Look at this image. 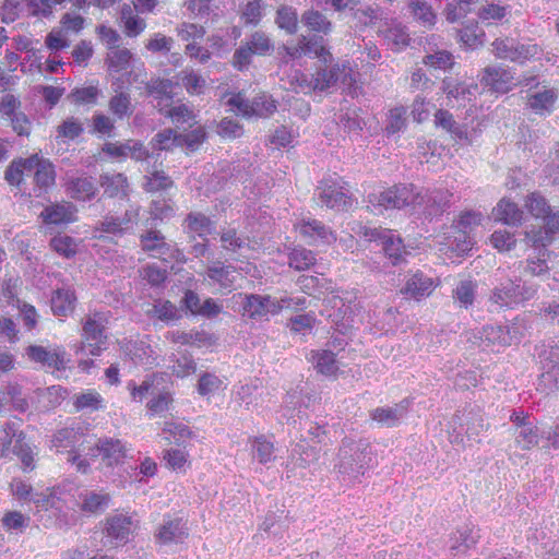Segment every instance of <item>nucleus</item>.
Masks as SVG:
<instances>
[{
  "label": "nucleus",
  "mask_w": 559,
  "mask_h": 559,
  "mask_svg": "<svg viewBox=\"0 0 559 559\" xmlns=\"http://www.w3.org/2000/svg\"><path fill=\"white\" fill-rule=\"evenodd\" d=\"M372 461L371 444L366 439L355 440L349 437L342 439L335 468L338 473L350 477L364 475Z\"/></svg>",
  "instance_id": "nucleus-1"
},
{
  "label": "nucleus",
  "mask_w": 559,
  "mask_h": 559,
  "mask_svg": "<svg viewBox=\"0 0 559 559\" xmlns=\"http://www.w3.org/2000/svg\"><path fill=\"white\" fill-rule=\"evenodd\" d=\"M140 222V206L130 204L121 214L107 213L95 225V231L99 233V238L117 241L118 239L134 234V229Z\"/></svg>",
  "instance_id": "nucleus-2"
},
{
  "label": "nucleus",
  "mask_w": 559,
  "mask_h": 559,
  "mask_svg": "<svg viewBox=\"0 0 559 559\" xmlns=\"http://www.w3.org/2000/svg\"><path fill=\"white\" fill-rule=\"evenodd\" d=\"M242 298V316L253 321H269L285 308V299H276L270 295L239 294Z\"/></svg>",
  "instance_id": "nucleus-3"
},
{
  "label": "nucleus",
  "mask_w": 559,
  "mask_h": 559,
  "mask_svg": "<svg viewBox=\"0 0 559 559\" xmlns=\"http://www.w3.org/2000/svg\"><path fill=\"white\" fill-rule=\"evenodd\" d=\"M362 236L369 241L381 245L384 255L392 265H400L405 262L407 254L403 239L392 229L383 227H364Z\"/></svg>",
  "instance_id": "nucleus-4"
},
{
  "label": "nucleus",
  "mask_w": 559,
  "mask_h": 559,
  "mask_svg": "<svg viewBox=\"0 0 559 559\" xmlns=\"http://www.w3.org/2000/svg\"><path fill=\"white\" fill-rule=\"evenodd\" d=\"M417 192L413 185H395L380 193L368 195V201L373 206L384 209H403L411 206L416 210Z\"/></svg>",
  "instance_id": "nucleus-5"
},
{
  "label": "nucleus",
  "mask_w": 559,
  "mask_h": 559,
  "mask_svg": "<svg viewBox=\"0 0 559 559\" xmlns=\"http://www.w3.org/2000/svg\"><path fill=\"white\" fill-rule=\"evenodd\" d=\"M274 50L270 37L262 31L253 32L233 55V64L239 71L249 67L253 56H267Z\"/></svg>",
  "instance_id": "nucleus-6"
},
{
  "label": "nucleus",
  "mask_w": 559,
  "mask_h": 559,
  "mask_svg": "<svg viewBox=\"0 0 559 559\" xmlns=\"http://www.w3.org/2000/svg\"><path fill=\"white\" fill-rule=\"evenodd\" d=\"M480 346H511L523 337L522 326L516 322L508 325L487 324L474 334Z\"/></svg>",
  "instance_id": "nucleus-7"
},
{
  "label": "nucleus",
  "mask_w": 559,
  "mask_h": 559,
  "mask_svg": "<svg viewBox=\"0 0 559 559\" xmlns=\"http://www.w3.org/2000/svg\"><path fill=\"white\" fill-rule=\"evenodd\" d=\"M492 51L500 59L519 63H524L542 55V48L537 44L521 43L511 37L497 38L492 43Z\"/></svg>",
  "instance_id": "nucleus-8"
},
{
  "label": "nucleus",
  "mask_w": 559,
  "mask_h": 559,
  "mask_svg": "<svg viewBox=\"0 0 559 559\" xmlns=\"http://www.w3.org/2000/svg\"><path fill=\"white\" fill-rule=\"evenodd\" d=\"M140 247L150 257L165 262L181 261L182 252L176 243L168 242L165 236L157 229H148L140 235Z\"/></svg>",
  "instance_id": "nucleus-9"
},
{
  "label": "nucleus",
  "mask_w": 559,
  "mask_h": 559,
  "mask_svg": "<svg viewBox=\"0 0 559 559\" xmlns=\"http://www.w3.org/2000/svg\"><path fill=\"white\" fill-rule=\"evenodd\" d=\"M105 323L106 318L100 312H96L85 319L82 334L85 342H82L76 348V354L84 352L92 356L100 355L105 348L107 338L105 335Z\"/></svg>",
  "instance_id": "nucleus-10"
},
{
  "label": "nucleus",
  "mask_w": 559,
  "mask_h": 559,
  "mask_svg": "<svg viewBox=\"0 0 559 559\" xmlns=\"http://www.w3.org/2000/svg\"><path fill=\"white\" fill-rule=\"evenodd\" d=\"M189 537L187 521L176 514L166 513L154 531V540L159 546L183 544Z\"/></svg>",
  "instance_id": "nucleus-11"
},
{
  "label": "nucleus",
  "mask_w": 559,
  "mask_h": 559,
  "mask_svg": "<svg viewBox=\"0 0 559 559\" xmlns=\"http://www.w3.org/2000/svg\"><path fill=\"white\" fill-rule=\"evenodd\" d=\"M354 82V71L346 60L321 64L314 74V88L318 91H325L337 83L350 86Z\"/></svg>",
  "instance_id": "nucleus-12"
},
{
  "label": "nucleus",
  "mask_w": 559,
  "mask_h": 559,
  "mask_svg": "<svg viewBox=\"0 0 559 559\" xmlns=\"http://www.w3.org/2000/svg\"><path fill=\"white\" fill-rule=\"evenodd\" d=\"M26 357L40 365L41 368L51 370H64L70 362V358L62 346L55 345L45 347L41 345H29L25 348Z\"/></svg>",
  "instance_id": "nucleus-13"
},
{
  "label": "nucleus",
  "mask_w": 559,
  "mask_h": 559,
  "mask_svg": "<svg viewBox=\"0 0 559 559\" xmlns=\"http://www.w3.org/2000/svg\"><path fill=\"white\" fill-rule=\"evenodd\" d=\"M129 449L127 444L115 438H100L95 447L88 449L87 455L92 459L102 457V463L109 468L119 466L124 463Z\"/></svg>",
  "instance_id": "nucleus-14"
},
{
  "label": "nucleus",
  "mask_w": 559,
  "mask_h": 559,
  "mask_svg": "<svg viewBox=\"0 0 559 559\" xmlns=\"http://www.w3.org/2000/svg\"><path fill=\"white\" fill-rule=\"evenodd\" d=\"M321 203L332 210L345 211L352 205L349 190L335 180H322L316 190Z\"/></svg>",
  "instance_id": "nucleus-15"
},
{
  "label": "nucleus",
  "mask_w": 559,
  "mask_h": 559,
  "mask_svg": "<svg viewBox=\"0 0 559 559\" xmlns=\"http://www.w3.org/2000/svg\"><path fill=\"white\" fill-rule=\"evenodd\" d=\"M453 194L449 190L435 189L424 194L417 192L416 210L426 217L442 215L451 205Z\"/></svg>",
  "instance_id": "nucleus-16"
},
{
  "label": "nucleus",
  "mask_w": 559,
  "mask_h": 559,
  "mask_svg": "<svg viewBox=\"0 0 559 559\" xmlns=\"http://www.w3.org/2000/svg\"><path fill=\"white\" fill-rule=\"evenodd\" d=\"M534 91H530L526 95L525 106L532 112L539 117H548L556 109L558 100V92L546 85L539 86L537 83Z\"/></svg>",
  "instance_id": "nucleus-17"
},
{
  "label": "nucleus",
  "mask_w": 559,
  "mask_h": 559,
  "mask_svg": "<svg viewBox=\"0 0 559 559\" xmlns=\"http://www.w3.org/2000/svg\"><path fill=\"white\" fill-rule=\"evenodd\" d=\"M5 430L15 437L12 452L19 457L22 464V469L25 473L32 472L35 467V455L33 447L26 441L25 433L20 429V424L16 420H9L5 423Z\"/></svg>",
  "instance_id": "nucleus-18"
},
{
  "label": "nucleus",
  "mask_w": 559,
  "mask_h": 559,
  "mask_svg": "<svg viewBox=\"0 0 559 559\" xmlns=\"http://www.w3.org/2000/svg\"><path fill=\"white\" fill-rule=\"evenodd\" d=\"M544 226L532 228L524 233V240L534 248H546L554 237L559 234V211L547 214L544 217Z\"/></svg>",
  "instance_id": "nucleus-19"
},
{
  "label": "nucleus",
  "mask_w": 559,
  "mask_h": 559,
  "mask_svg": "<svg viewBox=\"0 0 559 559\" xmlns=\"http://www.w3.org/2000/svg\"><path fill=\"white\" fill-rule=\"evenodd\" d=\"M544 372L542 381L559 388V341H550L539 353Z\"/></svg>",
  "instance_id": "nucleus-20"
},
{
  "label": "nucleus",
  "mask_w": 559,
  "mask_h": 559,
  "mask_svg": "<svg viewBox=\"0 0 559 559\" xmlns=\"http://www.w3.org/2000/svg\"><path fill=\"white\" fill-rule=\"evenodd\" d=\"M409 408V401L403 400L393 406L376 407L369 412L370 418L381 427L393 428L400 425Z\"/></svg>",
  "instance_id": "nucleus-21"
},
{
  "label": "nucleus",
  "mask_w": 559,
  "mask_h": 559,
  "mask_svg": "<svg viewBox=\"0 0 559 559\" xmlns=\"http://www.w3.org/2000/svg\"><path fill=\"white\" fill-rule=\"evenodd\" d=\"M56 171L53 165L48 160L39 157L37 167L35 168L32 187L28 191L29 197L40 198L55 186Z\"/></svg>",
  "instance_id": "nucleus-22"
},
{
  "label": "nucleus",
  "mask_w": 559,
  "mask_h": 559,
  "mask_svg": "<svg viewBox=\"0 0 559 559\" xmlns=\"http://www.w3.org/2000/svg\"><path fill=\"white\" fill-rule=\"evenodd\" d=\"M98 183L107 198L124 199L129 195L130 185L122 173H104L99 176Z\"/></svg>",
  "instance_id": "nucleus-23"
},
{
  "label": "nucleus",
  "mask_w": 559,
  "mask_h": 559,
  "mask_svg": "<svg viewBox=\"0 0 559 559\" xmlns=\"http://www.w3.org/2000/svg\"><path fill=\"white\" fill-rule=\"evenodd\" d=\"M145 314L153 320H158L167 325L182 319V310L167 299H155L148 305Z\"/></svg>",
  "instance_id": "nucleus-24"
},
{
  "label": "nucleus",
  "mask_w": 559,
  "mask_h": 559,
  "mask_svg": "<svg viewBox=\"0 0 559 559\" xmlns=\"http://www.w3.org/2000/svg\"><path fill=\"white\" fill-rule=\"evenodd\" d=\"M515 290L516 282L511 280L495 287L489 296L490 311H499L519 305Z\"/></svg>",
  "instance_id": "nucleus-25"
},
{
  "label": "nucleus",
  "mask_w": 559,
  "mask_h": 559,
  "mask_svg": "<svg viewBox=\"0 0 559 559\" xmlns=\"http://www.w3.org/2000/svg\"><path fill=\"white\" fill-rule=\"evenodd\" d=\"M299 230L304 237L309 238L310 243L331 245L336 240L334 231L318 219L304 221Z\"/></svg>",
  "instance_id": "nucleus-26"
},
{
  "label": "nucleus",
  "mask_w": 559,
  "mask_h": 559,
  "mask_svg": "<svg viewBox=\"0 0 559 559\" xmlns=\"http://www.w3.org/2000/svg\"><path fill=\"white\" fill-rule=\"evenodd\" d=\"M111 501L108 492L103 490L85 489L79 493V507L82 512L88 514L103 513Z\"/></svg>",
  "instance_id": "nucleus-27"
},
{
  "label": "nucleus",
  "mask_w": 559,
  "mask_h": 559,
  "mask_svg": "<svg viewBox=\"0 0 559 559\" xmlns=\"http://www.w3.org/2000/svg\"><path fill=\"white\" fill-rule=\"evenodd\" d=\"M435 289L433 280L420 271L415 272L406 281L405 286L401 290L403 295L420 300L429 296Z\"/></svg>",
  "instance_id": "nucleus-28"
},
{
  "label": "nucleus",
  "mask_w": 559,
  "mask_h": 559,
  "mask_svg": "<svg viewBox=\"0 0 559 559\" xmlns=\"http://www.w3.org/2000/svg\"><path fill=\"white\" fill-rule=\"evenodd\" d=\"M66 191L71 199L91 201L97 194V187L92 177H72L66 182Z\"/></svg>",
  "instance_id": "nucleus-29"
},
{
  "label": "nucleus",
  "mask_w": 559,
  "mask_h": 559,
  "mask_svg": "<svg viewBox=\"0 0 559 559\" xmlns=\"http://www.w3.org/2000/svg\"><path fill=\"white\" fill-rule=\"evenodd\" d=\"M236 269L233 265H225L216 261L206 269V277L213 284L218 285L221 289L230 292L236 282Z\"/></svg>",
  "instance_id": "nucleus-30"
},
{
  "label": "nucleus",
  "mask_w": 559,
  "mask_h": 559,
  "mask_svg": "<svg viewBox=\"0 0 559 559\" xmlns=\"http://www.w3.org/2000/svg\"><path fill=\"white\" fill-rule=\"evenodd\" d=\"M442 91L448 98H454L457 102H472L478 92L477 84H466L455 78H445L442 81Z\"/></svg>",
  "instance_id": "nucleus-31"
},
{
  "label": "nucleus",
  "mask_w": 559,
  "mask_h": 559,
  "mask_svg": "<svg viewBox=\"0 0 559 559\" xmlns=\"http://www.w3.org/2000/svg\"><path fill=\"white\" fill-rule=\"evenodd\" d=\"M512 75L502 68L488 67L484 71L481 83L496 93H507L510 90Z\"/></svg>",
  "instance_id": "nucleus-32"
},
{
  "label": "nucleus",
  "mask_w": 559,
  "mask_h": 559,
  "mask_svg": "<svg viewBox=\"0 0 559 559\" xmlns=\"http://www.w3.org/2000/svg\"><path fill=\"white\" fill-rule=\"evenodd\" d=\"M75 207L68 202L46 206L39 217L45 224H66L74 219Z\"/></svg>",
  "instance_id": "nucleus-33"
},
{
  "label": "nucleus",
  "mask_w": 559,
  "mask_h": 559,
  "mask_svg": "<svg viewBox=\"0 0 559 559\" xmlns=\"http://www.w3.org/2000/svg\"><path fill=\"white\" fill-rule=\"evenodd\" d=\"M105 530L116 544L126 543L132 532V518L124 514L111 515L107 519Z\"/></svg>",
  "instance_id": "nucleus-34"
},
{
  "label": "nucleus",
  "mask_w": 559,
  "mask_h": 559,
  "mask_svg": "<svg viewBox=\"0 0 559 559\" xmlns=\"http://www.w3.org/2000/svg\"><path fill=\"white\" fill-rule=\"evenodd\" d=\"M51 310L55 316L68 317L70 316L76 306V296L74 290L69 287L58 288L51 296Z\"/></svg>",
  "instance_id": "nucleus-35"
},
{
  "label": "nucleus",
  "mask_w": 559,
  "mask_h": 559,
  "mask_svg": "<svg viewBox=\"0 0 559 559\" xmlns=\"http://www.w3.org/2000/svg\"><path fill=\"white\" fill-rule=\"evenodd\" d=\"M479 537V530L475 526L460 527L451 537L450 550L454 555L465 552L477 544Z\"/></svg>",
  "instance_id": "nucleus-36"
},
{
  "label": "nucleus",
  "mask_w": 559,
  "mask_h": 559,
  "mask_svg": "<svg viewBox=\"0 0 559 559\" xmlns=\"http://www.w3.org/2000/svg\"><path fill=\"white\" fill-rule=\"evenodd\" d=\"M515 442L523 450H530L535 445H538L542 440V433L537 427L530 421H521L514 428Z\"/></svg>",
  "instance_id": "nucleus-37"
},
{
  "label": "nucleus",
  "mask_w": 559,
  "mask_h": 559,
  "mask_svg": "<svg viewBox=\"0 0 559 559\" xmlns=\"http://www.w3.org/2000/svg\"><path fill=\"white\" fill-rule=\"evenodd\" d=\"M546 254V248H539L538 255L528 257L524 262L521 263V275L536 277L547 276L549 273V266L545 258Z\"/></svg>",
  "instance_id": "nucleus-38"
},
{
  "label": "nucleus",
  "mask_w": 559,
  "mask_h": 559,
  "mask_svg": "<svg viewBox=\"0 0 559 559\" xmlns=\"http://www.w3.org/2000/svg\"><path fill=\"white\" fill-rule=\"evenodd\" d=\"M335 354L331 349L312 350L311 361L314 369L324 376H335L338 371V364Z\"/></svg>",
  "instance_id": "nucleus-39"
},
{
  "label": "nucleus",
  "mask_w": 559,
  "mask_h": 559,
  "mask_svg": "<svg viewBox=\"0 0 559 559\" xmlns=\"http://www.w3.org/2000/svg\"><path fill=\"white\" fill-rule=\"evenodd\" d=\"M495 218L509 226H518L523 218V212L509 200H501L493 210Z\"/></svg>",
  "instance_id": "nucleus-40"
},
{
  "label": "nucleus",
  "mask_w": 559,
  "mask_h": 559,
  "mask_svg": "<svg viewBox=\"0 0 559 559\" xmlns=\"http://www.w3.org/2000/svg\"><path fill=\"white\" fill-rule=\"evenodd\" d=\"M185 224L190 233L199 237H206L215 233V223L201 212H190L185 218Z\"/></svg>",
  "instance_id": "nucleus-41"
},
{
  "label": "nucleus",
  "mask_w": 559,
  "mask_h": 559,
  "mask_svg": "<svg viewBox=\"0 0 559 559\" xmlns=\"http://www.w3.org/2000/svg\"><path fill=\"white\" fill-rule=\"evenodd\" d=\"M305 56L317 58L321 64H328L334 61L332 53L325 47L322 37L313 36L307 38L304 36Z\"/></svg>",
  "instance_id": "nucleus-42"
},
{
  "label": "nucleus",
  "mask_w": 559,
  "mask_h": 559,
  "mask_svg": "<svg viewBox=\"0 0 559 559\" xmlns=\"http://www.w3.org/2000/svg\"><path fill=\"white\" fill-rule=\"evenodd\" d=\"M147 92L158 99V106H169L174 97V83L167 79L153 80L147 84Z\"/></svg>",
  "instance_id": "nucleus-43"
},
{
  "label": "nucleus",
  "mask_w": 559,
  "mask_h": 559,
  "mask_svg": "<svg viewBox=\"0 0 559 559\" xmlns=\"http://www.w3.org/2000/svg\"><path fill=\"white\" fill-rule=\"evenodd\" d=\"M301 23L310 31L328 35L332 31V23L320 11L307 10L301 15Z\"/></svg>",
  "instance_id": "nucleus-44"
},
{
  "label": "nucleus",
  "mask_w": 559,
  "mask_h": 559,
  "mask_svg": "<svg viewBox=\"0 0 559 559\" xmlns=\"http://www.w3.org/2000/svg\"><path fill=\"white\" fill-rule=\"evenodd\" d=\"M108 107L110 112L119 120L130 117L133 112L131 96L126 92H117L109 99Z\"/></svg>",
  "instance_id": "nucleus-45"
},
{
  "label": "nucleus",
  "mask_w": 559,
  "mask_h": 559,
  "mask_svg": "<svg viewBox=\"0 0 559 559\" xmlns=\"http://www.w3.org/2000/svg\"><path fill=\"white\" fill-rule=\"evenodd\" d=\"M485 33L474 23L465 25L456 32L459 41L468 49H475L483 45Z\"/></svg>",
  "instance_id": "nucleus-46"
},
{
  "label": "nucleus",
  "mask_w": 559,
  "mask_h": 559,
  "mask_svg": "<svg viewBox=\"0 0 559 559\" xmlns=\"http://www.w3.org/2000/svg\"><path fill=\"white\" fill-rule=\"evenodd\" d=\"M173 402V393L168 389L163 388L159 390L157 388L155 394H153L152 399L147 402L146 407L152 415L162 414L169 411Z\"/></svg>",
  "instance_id": "nucleus-47"
},
{
  "label": "nucleus",
  "mask_w": 559,
  "mask_h": 559,
  "mask_svg": "<svg viewBox=\"0 0 559 559\" xmlns=\"http://www.w3.org/2000/svg\"><path fill=\"white\" fill-rule=\"evenodd\" d=\"M476 293V284L469 280L460 281L453 289V299L460 304L461 307L467 309L473 305Z\"/></svg>",
  "instance_id": "nucleus-48"
},
{
  "label": "nucleus",
  "mask_w": 559,
  "mask_h": 559,
  "mask_svg": "<svg viewBox=\"0 0 559 559\" xmlns=\"http://www.w3.org/2000/svg\"><path fill=\"white\" fill-rule=\"evenodd\" d=\"M436 127L442 128L455 138L463 139L466 136L460 124L454 120L453 115L445 109H438L435 114Z\"/></svg>",
  "instance_id": "nucleus-49"
},
{
  "label": "nucleus",
  "mask_w": 559,
  "mask_h": 559,
  "mask_svg": "<svg viewBox=\"0 0 559 559\" xmlns=\"http://www.w3.org/2000/svg\"><path fill=\"white\" fill-rule=\"evenodd\" d=\"M314 263V253L306 248H296L288 254V265L296 271L308 270Z\"/></svg>",
  "instance_id": "nucleus-50"
},
{
  "label": "nucleus",
  "mask_w": 559,
  "mask_h": 559,
  "mask_svg": "<svg viewBox=\"0 0 559 559\" xmlns=\"http://www.w3.org/2000/svg\"><path fill=\"white\" fill-rule=\"evenodd\" d=\"M411 12L425 27H431L436 23V14L432 8L424 0H411Z\"/></svg>",
  "instance_id": "nucleus-51"
},
{
  "label": "nucleus",
  "mask_w": 559,
  "mask_h": 559,
  "mask_svg": "<svg viewBox=\"0 0 559 559\" xmlns=\"http://www.w3.org/2000/svg\"><path fill=\"white\" fill-rule=\"evenodd\" d=\"M384 39L392 50H401L409 43L408 34L400 24L392 25L383 31Z\"/></svg>",
  "instance_id": "nucleus-52"
},
{
  "label": "nucleus",
  "mask_w": 559,
  "mask_h": 559,
  "mask_svg": "<svg viewBox=\"0 0 559 559\" xmlns=\"http://www.w3.org/2000/svg\"><path fill=\"white\" fill-rule=\"evenodd\" d=\"M157 379V376L146 377L140 385H136L132 380L129 381L128 390L131 393L132 400L142 402L146 395L155 394Z\"/></svg>",
  "instance_id": "nucleus-53"
},
{
  "label": "nucleus",
  "mask_w": 559,
  "mask_h": 559,
  "mask_svg": "<svg viewBox=\"0 0 559 559\" xmlns=\"http://www.w3.org/2000/svg\"><path fill=\"white\" fill-rule=\"evenodd\" d=\"M170 369L176 377L186 378L197 371V362L191 354L183 352L174 360Z\"/></svg>",
  "instance_id": "nucleus-54"
},
{
  "label": "nucleus",
  "mask_w": 559,
  "mask_h": 559,
  "mask_svg": "<svg viewBox=\"0 0 559 559\" xmlns=\"http://www.w3.org/2000/svg\"><path fill=\"white\" fill-rule=\"evenodd\" d=\"M275 22L280 28L285 29L288 34H295L298 28L296 10L292 7H281L276 12Z\"/></svg>",
  "instance_id": "nucleus-55"
},
{
  "label": "nucleus",
  "mask_w": 559,
  "mask_h": 559,
  "mask_svg": "<svg viewBox=\"0 0 559 559\" xmlns=\"http://www.w3.org/2000/svg\"><path fill=\"white\" fill-rule=\"evenodd\" d=\"M132 59V53L127 48H115L107 56L109 69L115 72L128 70Z\"/></svg>",
  "instance_id": "nucleus-56"
},
{
  "label": "nucleus",
  "mask_w": 559,
  "mask_h": 559,
  "mask_svg": "<svg viewBox=\"0 0 559 559\" xmlns=\"http://www.w3.org/2000/svg\"><path fill=\"white\" fill-rule=\"evenodd\" d=\"M103 397L96 391L88 390L74 396L73 405L76 411H97L102 408Z\"/></svg>",
  "instance_id": "nucleus-57"
},
{
  "label": "nucleus",
  "mask_w": 559,
  "mask_h": 559,
  "mask_svg": "<svg viewBox=\"0 0 559 559\" xmlns=\"http://www.w3.org/2000/svg\"><path fill=\"white\" fill-rule=\"evenodd\" d=\"M80 433L74 428L59 429L52 437L51 444L59 451L60 449L74 448L79 442Z\"/></svg>",
  "instance_id": "nucleus-58"
},
{
  "label": "nucleus",
  "mask_w": 559,
  "mask_h": 559,
  "mask_svg": "<svg viewBox=\"0 0 559 559\" xmlns=\"http://www.w3.org/2000/svg\"><path fill=\"white\" fill-rule=\"evenodd\" d=\"M276 103L271 96H255L250 105V117H269L276 110Z\"/></svg>",
  "instance_id": "nucleus-59"
},
{
  "label": "nucleus",
  "mask_w": 559,
  "mask_h": 559,
  "mask_svg": "<svg viewBox=\"0 0 559 559\" xmlns=\"http://www.w3.org/2000/svg\"><path fill=\"white\" fill-rule=\"evenodd\" d=\"M221 242L224 250L233 253L248 246L247 238L239 236L235 228L224 229L221 233Z\"/></svg>",
  "instance_id": "nucleus-60"
},
{
  "label": "nucleus",
  "mask_w": 559,
  "mask_h": 559,
  "mask_svg": "<svg viewBox=\"0 0 559 559\" xmlns=\"http://www.w3.org/2000/svg\"><path fill=\"white\" fill-rule=\"evenodd\" d=\"M253 456L262 464H266L274 459V445L264 437H258L252 443Z\"/></svg>",
  "instance_id": "nucleus-61"
},
{
  "label": "nucleus",
  "mask_w": 559,
  "mask_h": 559,
  "mask_svg": "<svg viewBox=\"0 0 559 559\" xmlns=\"http://www.w3.org/2000/svg\"><path fill=\"white\" fill-rule=\"evenodd\" d=\"M223 384V381L215 373L203 372L200 374L197 391L201 396H207L217 392Z\"/></svg>",
  "instance_id": "nucleus-62"
},
{
  "label": "nucleus",
  "mask_w": 559,
  "mask_h": 559,
  "mask_svg": "<svg viewBox=\"0 0 559 559\" xmlns=\"http://www.w3.org/2000/svg\"><path fill=\"white\" fill-rule=\"evenodd\" d=\"M50 247L53 251L64 258H72L76 253L75 240L68 235H59L50 240Z\"/></svg>",
  "instance_id": "nucleus-63"
},
{
  "label": "nucleus",
  "mask_w": 559,
  "mask_h": 559,
  "mask_svg": "<svg viewBox=\"0 0 559 559\" xmlns=\"http://www.w3.org/2000/svg\"><path fill=\"white\" fill-rule=\"evenodd\" d=\"M174 181L169 176H167L164 171H154L151 176L146 177V182L144 185V189L147 192H158L166 191L171 188Z\"/></svg>",
  "instance_id": "nucleus-64"
}]
</instances>
